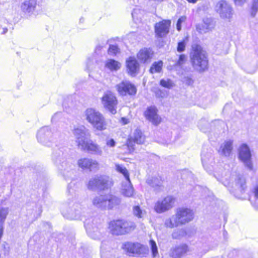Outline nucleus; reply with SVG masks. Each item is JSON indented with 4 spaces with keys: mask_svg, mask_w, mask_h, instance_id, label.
Masks as SVG:
<instances>
[{
    "mask_svg": "<svg viewBox=\"0 0 258 258\" xmlns=\"http://www.w3.org/2000/svg\"><path fill=\"white\" fill-rule=\"evenodd\" d=\"M105 141L106 146L110 148H114L116 144V142L114 141V139L112 138H107L105 140Z\"/></svg>",
    "mask_w": 258,
    "mask_h": 258,
    "instance_id": "nucleus-52",
    "label": "nucleus"
},
{
    "mask_svg": "<svg viewBox=\"0 0 258 258\" xmlns=\"http://www.w3.org/2000/svg\"><path fill=\"white\" fill-rule=\"evenodd\" d=\"M121 120H122L123 124H127L128 122V119L124 117H122L121 118Z\"/></svg>",
    "mask_w": 258,
    "mask_h": 258,
    "instance_id": "nucleus-61",
    "label": "nucleus"
},
{
    "mask_svg": "<svg viewBox=\"0 0 258 258\" xmlns=\"http://www.w3.org/2000/svg\"><path fill=\"white\" fill-rule=\"evenodd\" d=\"M175 201V199L173 197L168 196L156 202L154 206V210L157 213H163L171 209L174 206Z\"/></svg>",
    "mask_w": 258,
    "mask_h": 258,
    "instance_id": "nucleus-11",
    "label": "nucleus"
},
{
    "mask_svg": "<svg viewBox=\"0 0 258 258\" xmlns=\"http://www.w3.org/2000/svg\"><path fill=\"white\" fill-rule=\"evenodd\" d=\"M186 174L187 175L188 180H189L190 179L192 178V174L191 173L187 172Z\"/></svg>",
    "mask_w": 258,
    "mask_h": 258,
    "instance_id": "nucleus-60",
    "label": "nucleus"
},
{
    "mask_svg": "<svg viewBox=\"0 0 258 258\" xmlns=\"http://www.w3.org/2000/svg\"><path fill=\"white\" fill-rule=\"evenodd\" d=\"M153 56L152 49L147 48L141 49L137 54V57L142 63H149Z\"/></svg>",
    "mask_w": 258,
    "mask_h": 258,
    "instance_id": "nucleus-25",
    "label": "nucleus"
},
{
    "mask_svg": "<svg viewBox=\"0 0 258 258\" xmlns=\"http://www.w3.org/2000/svg\"><path fill=\"white\" fill-rule=\"evenodd\" d=\"M66 155L59 149L53 155V160L57 166L59 173L66 180L72 177L75 173V166L72 162L66 160Z\"/></svg>",
    "mask_w": 258,
    "mask_h": 258,
    "instance_id": "nucleus-1",
    "label": "nucleus"
},
{
    "mask_svg": "<svg viewBox=\"0 0 258 258\" xmlns=\"http://www.w3.org/2000/svg\"><path fill=\"white\" fill-rule=\"evenodd\" d=\"M171 22L169 20H163L157 23L155 25L156 35L159 37L165 36L169 32V28Z\"/></svg>",
    "mask_w": 258,
    "mask_h": 258,
    "instance_id": "nucleus-20",
    "label": "nucleus"
},
{
    "mask_svg": "<svg viewBox=\"0 0 258 258\" xmlns=\"http://www.w3.org/2000/svg\"><path fill=\"white\" fill-rule=\"evenodd\" d=\"M9 213L8 207L2 205L0 207V224H4L5 221Z\"/></svg>",
    "mask_w": 258,
    "mask_h": 258,
    "instance_id": "nucleus-41",
    "label": "nucleus"
},
{
    "mask_svg": "<svg viewBox=\"0 0 258 258\" xmlns=\"http://www.w3.org/2000/svg\"><path fill=\"white\" fill-rule=\"evenodd\" d=\"M133 214L139 218H142L145 215V211L141 209L139 206H135L133 208Z\"/></svg>",
    "mask_w": 258,
    "mask_h": 258,
    "instance_id": "nucleus-43",
    "label": "nucleus"
},
{
    "mask_svg": "<svg viewBox=\"0 0 258 258\" xmlns=\"http://www.w3.org/2000/svg\"><path fill=\"white\" fill-rule=\"evenodd\" d=\"M187 41V38L184 39L182 41L178 43L177 50L179 52H181L184 51L185 47Z\"/></svg>",
    "mask_w": 258,
    "mask_h": 258,
    "instance_id": "nucleus-49",
    "label": "nucleus"
},
{
    "mask_svg": "<svg viewBox=\"0 0 258 258\" xmlns=\"http://www.w3.org/2000/svg\"><path fill=\"white\" fill-rule=\"evenodd\" d=\"M234 1L235 5H237V6H241L245 2V0H234Z\"/></svg>",
    "mask_w": 258,
    "mask_h": 258,
    "instance_id": "nucleus-54",
    "label": "nucleus"
},
{
    "mask_svg": "<svg viewBox=\"0 0 258 258\" xmlns=\"http://www.w3.org/2000/svg\"><path fill=\"white\" fill-rule=\"evenodd\" d=\"M188 3L192 4H196L199 0H186Z\"/></svg>",
    "mask_w": 258,
    "mask_h": 258,
    "instance_id": "nucleus-59",
    "label": "nucleus"
},
{
    "mask_svg": "<svg viewBox=\"0 0 258 258\" xmlns=\"http://www.w3.org/2000/svg\"><path fill=\"white\" fill-rule=\"evenodd\" d=\"M7 0H0V5H4Z\"/></svg>",
    "mask_w": 258,
    "mask_h": 258,
    "instance_id": "nucleus-63",
    "label": "nucleus"
},
{
    "mask_svg": "<svg viewBox=\"0 0 258 258\" xmlns=\"http://www.w3.org/2000/svg\"><path fill=\"white\" fill-rule=\"evenodd\" d=\"M193 218L194 213L192 210L187 208H179L175 215L166 220L165 224L167 227L173 228L185 224Z\"/></svg>",
    "mask_w": 258,
    "mask_h": 258,
    "instance_id": "nucleus-3",
    "label": "nucleus"
},
{
    "mask_svg": "<svg viewBox=\"0 0 258 258\" xmlns=\"http://www.w3.org/2000/svg\"><path fill=\"white\" fill-rule=\"evenodd\" d=\"M105 68L111 72H115L120 69L121 63L114 59H108L105 61Z\"/></svg>",
    "mask_w": 258,
    "mask_h": 258,
    "instance_id": "nucleus-32",
    "label": "nucleus"
},
{
    "mask_svg": "<svg viewBox=\"0 0 258 258\" xmlns=\"http://www.w3.org/2000/svg\"><path fill=\"white\" fill-rule=\"evenodd\" d=\"M81 150L86 151L91 154L96 156H101L103 154V151L101 147L91 139L89 140Z\"/></svg>",
    "mask_w": 258,
    "mask_h": 258,
    "instance_id": "nucleus-18",
    "label": "nucleus"
},
{
    "mask_svg": "<svg viewBox=\"0 0 258 258\" xmlns=\"http://www.w3.org/2000/svg\"><path fill=\"white\" fill-rule=\"evenodd\" d=\"M78 166L83 170H89L90 171H96L99 169L98 161L89 158H82L78 160Z\"/></svg>",
    "mask_w": 258,
    "mask_h": 258,
    "instance_id": "nucleus-16",
    "label": "nucleus"
},
{
    "mask_svg": "<svg viewBox=\"0 0 258 258\" xmlns=\"http://www.w3.org/2000/svg\"><path fill=\"white\" fill-rule=\"evenodd\" d=\"M115 169L117 172L123 175L125 180L130 179V174L128 171L124 166L118 164H115Z\"/></svg>",
    "mask_w": 258,
    "mask_h": 258,
    "instance_id": "nucleus-39",
    "label": "nucleus"
},
{
    "mask_svg": "<svg viewBox=\"0 0 258 258\" xmlns=\"http://www.w3.org/2000/svg\"><path fill=\"white\" fill-rule=\"evenodd\" d=\"M144 11L142 10L139 7L135 8L132 13V17L134 20L138 21L140 20L143 15Z\"/></svg>",
    "mask_w": 258,
    "mask_h": 258,
    "instance_id": "nucleus-42",
    "label": "nucleus"
},
{
    "mask_svg": "<svg viewBox=\"0 0 258 258\" xmlns=\"http://www.w3.org/2000/svg\"><path fill=\"white\" fill-rule=\"evenodd\" d=\"M201 156L203 165L206 170H208V164L212 162V156L211 154H205L203 152L202 153Z\"/></svg>",
    "mask_w": 258,
    "mask_h": 258,
    "instance_id": "nucleus-37",
    "label": "nucleus"
},
{
    "mask_svg": "<svg viewBox=\"0 0 258 258\" xmlns=\"http://www.w3.org/2000/svg\"><path fill=\"white\" fill-rule=\"evenodd\" d=\"M258 10V0H252L251 6V15L254 16Z\"/></svg>",
    "mask_w": 258,
    "mask_h": 258,
    "instance_id": "nucleus-51",
    "label": "nucleus"
},
{
    "mask_svg": "<svg viewBox=\"0 0 258 258\" xmlns=\"http://www.w3.org/2000/svg\"><path fill=\"white\" fill-rule=\"evenodd\" d=\"M122 194L126 197H132L134 194V189L132 185L130 179L125 180L122 182L121 187Z\"/></svg>",
    "mask_w": 258,
    "mask_h": 258,
    "instance_id": "nucleus-29",
    "label": "nucleus"
},
{
    "mask_svg": "<svg viewBox=\"0 0 258 258\" xmlns=\"http://www.w3.org/2000/svg\"><path fill=\"white\" fill-rule=\"evenodd\" d=\"M252 196L249 198L252 206L256 209H258V185L254 186L252 190Z\"/></svg>",
    "mask_w": 258,
    "mask_h": 258,
    "instance_id": "nucleus-35",
    "label": "nucleus"
},
{
    "mask_svg": "<svg viewBox=\"0 0 258 258\" xmlns=\"http://www.w3.org/2000/svg\"><path fill=\"white\" fill-rule=\"evenodd\" d=\"M145 140V136L142 132L137 129L135 131L132 136L128 139L126 146L128 149V153H132L134 151V143L142 144Z\"/></svg>",
    "mask_w": 258,
    "mask_h": 258,
    "instance_id": "nucleus-15",
    "label": "nucleus"
},
{
    "mask_svg": "<svg viewBox=\"0 0 258 258\" xmlns=\"http://www.w3.org/2000/svg\"><path fill=\"white\" fill-rule=\"evenodd\" d=\"M215 27V24L212 19L210 18L204 19L202 24L197 26V30L202 34L206 33L212 31Z\"/></svg>",
    "mask_w": 258,
    "mask_h": 258,
    "instance_id": "nucleus-23",
    "label": "nucleus"
},
{
    "mask_svg": "<svg viewBox=\"0 0 258 258\" xmlns=\"http://www.w3.org/2000/svg\"><path fill=\"white\" fill-rule=\"evenodd\" d=\"M191 61L193 67L199 71H204L208 68V61L205 54L199 46L192 47Z\"/></svg>",
    "mask_w": 258,
    "mask_h": 258,
    "instance_id": "nucleus-5",
    "label": "nucleus"
},
{
    "mask_svg": "<svg viewBox=\"0 0 258 258\" xmlns=\"http://www.w3.org/2000/svg\"><path fill=\"white\" fill-rule=\"evenodd\" d=\"M119 50L116 45H110L108 49V54L110 55L114 56L119 52Z\"/></svg>",
    "mask_w": 258,
    "mask_h": 258,
    "instance_id": "nucleus-47",
    "label": "nucleus"
},
{
    "mask_svg": "<svg viewBox=\"0 0 258 258\" xmlns=\"http://www.w3.org/2000/svg\"><path fill=\"white\" fill-rule=\"evenodd\" d=\"M37 139L40 143L46 146H50L53 140L52 134L48 126L41 128L37 133Z\"/></svg>",
    "mask_w": 258,
    "mask_h": 258,
    "instance_id": "nucleus-13",
    "label": "nucleus"
},
{
    "mask_svg": "<svg viewBox=\"0 0 258 258\" xmlns=\"http://www.w3.org/2000/svg\"><path fill=\"white\" fill-rule=\"evenodd\" d=\"M215 10L221 19L228 22L231 21L234 11L232 7L226 1H219L215 6Z\"/></svg>",
    "mask_w": 258,
    "mask_h": 258,
    "instance_id": "nucleus-8",
    "label": "nucleus"
},
{
    "mask_svg": "<svg viewBox=\"0 0 258 258\" xmlns=\"http://www.w3.org/2000/svg\"><path fill=\"white\" fill-rule=\"evenodd\" d=\"M94 66V58L93 56L88 57L86 61L85 70L90 72Z\"/></svg>",
    "mask_w": 258,
    "mask_h": 258,
    "instance_id": "nucleus-44",
    "label": "nucleus"
},
{
    "mask_svg": "<svg viewBox=\"0 0 258 258\" xmlns=\"http://www.w3.org/2000/svg\"><path fill=\"white\" fill-rule=\"evenodd\" d=\"M186 60V56L184 54H181L179 56L178 59L174 64L175 67H181L183 65Z\"/></svg>",
    "mask_w": 258,
    "mask_h": 258,
    "instance_id": "nucleus-50",
    "label": "nucleus"
},
{
    "mask_svg": "<svg viewBox=\"0 0 258 258\" xmlns=\"http://www.w3.org/2000/svg\"><path fill=\"white\" fill-rule=\"evenodd\" d=\"M103 106L110 113L114 114L116 113L117 100L114 94L111 91L105 92L101 98Z\"/></svg>",
    "mask_w": 258,
    "mask_h": 258,
    "instance_id": "nucleus-10",
    "label": "nucleus"
},
{
    "mask_svg": "<svg viewBox=\"0 0 258 258\" xmlns=\"http://www.w3.org/2000/svg\"><path fill=\"white\" fill-rule=\"evenodd\" d=\"M1 21H3L5 24H6L7 25L8 24L9 22H8V21L7 20L3 19Z\"/></svg>",
    "mask_w": 258,
    "mask_h": 258,
    "instance_id": "nucleus-64",
    "label": "nucleus"
},
{
    "mask_svg": "<svg viewBox=\"0 0 258 258\" xmlns=\"http://www.w3.org/2000/svg\"><path fill=\"white\" fill-rule=\"evenodd\" d=\"M82 212V208L80 204H75L68 213L63 212L64 217L71 219H77L80 218Z\"/></svg>",
    "mask_w": 258,
    "mask_h": 258,
    "instance_id": "nucleus-24",
    "label": "nucleus"
},
{
    "mask_svg": "<svg viewBox=\"0 0 258 258\" xmlns=\"http://www.w3.org/2000/svg\"><path fill=\"white\" fill-rule=\"evenodd\" d=\"M86 186L89 190L95 191L98 189V185L96 175L91 177L86 183Z\"/></svg>",
    "mask_w": 258,
    "mask_h": 258,
    "instance_id": "nucleus-38",
    "label": "nucleus"
},
{
    "mask_svg": "<svg viewBox=\"0 0 258 258\" xmlns=\"http://www.w3.org/2000/svg\"><path fill=\"white\" fill-rule=\"evenodd\" d=\"M80 182L76 179L72 180L68 186V192L71 196H76V192L80 187Z\"/></svg>",
    "mask_w": 258,
    "mask_h": 258,
    "instance_id": "nucleus-33",
    "label": "nucleus"
},
{
    "mask_svg": "<svg viewBox=\"0 0 258 258\" xmlns=\"http://www.w3.org/2000/svg\"><path fill=\"white\" fill-rule=\"evenodd\" d=\"M147 183L150 186L154 187L156 189L157 187H158L161 189V180L156 177H149L146 180Z\"/></svg>",
    "mask_w": 258,
    "mask_h": 258,
    "instance_id": "nucleus-36",
    "label": "nucleus"
},
{
    "mask_svg": "<svg viewBox=\"0 0 258 258\" xmlns=\"http://www.w3.org/2000/svg\"><path fill=\"white\" fill-rule=\"evenodd\" d=\"M122 247L129 255L143 254L147 250L145 246L138 242H126L122 245Z\"/></svg>",
    "mask_w": 258,
    "mask_h": 258,
    "instance_id": "nucleus-12",
    "label": "nucleus"
},
{
    "mask_svg": "<svg viewBox=\"0 0 258 258\" xmlns=\"http://www.w3.org/2000/svg\"><path fill=\"white\" fill-rule=\"evenodd\" d=\"M85 119L96 130L102 131L106 130L107 122L104 115L98 110L93 108H87L84 112Z\"/></svg>",
    "mask_w": 258,
    "mask_h": 258,
    "instance_id": "nucleus-2",
    "label": "nucleus"
},
{
    "mask_svg": "<svg viewBox=\"0 0 258 258\" xmlns=\"http://www.w3.org/2000/svg\"><path fill=\"white\" fill-rule=\"evenodd\" d=\"M128 73L132 76H135L139 69V64L134 57H130L126 60Z\"/></svg>",
    "mask_w": 258,
    "mask_h": 258,
    "instance_id": "nucleus-27",
    "label": "nucleus"
},
{
    "mask_svg": "<svg viewBox=\"0 0 258 258\" xmlns=\"http://www.w3.org/2000/svg\"><path fill=\"white\" fill-rule=\"evenodd\" d=\"M239 159L249 170L253 168L251 160V153L249 146L245 143L240 145L238 149Z\"/></svg>",
    "mask_w": 258,
    "mask_h": 258,
    "instance_id": "nucleus-9",
    "label": "nucleus"
},
{
    "mask_svg": "<svg viewBox=\"0 0 258 258\" xmlns=\"http://www.w3.org/2000/svg\"><path fill=\"white\" fill-rule=\"evenodd\" d=\"M107 207L106 209H111L118 206L120 203V199L113 195H107Z\"/></svg>",
    "mask_w": 258,
    "mask_h": 258,
    "instance_id": "nucleus-34",
    "label": "nucleus"
},
{
    "mask_svg": "<svg viewBox=\"0 0 258 258\" xmlns=\"http://www.w3.org/2000/svg\"><path fill=\"white\" fill-rule=\"evenodd\" d=\"M73 134L76 139V142L79 149H81L85 144L90 139V132L84 125L75 128Z\"/></svg>",
    "mask_w": 258,
    "mask_h": 258,
    "instance_id": "nucleus-7",
    "label": "nucleus"
},
{
    "mask_svg": "<svg viewBox=\"0 0 258 258\" xmlns=\"http://www.w3.org/2000/svg\"><path fill=\"white\" fill-rule=\"evenodd\" d=\"M163 67V62L161 60L154 62L151 66L150 72L151 74L160 73Z\"/></svg>",
    "mask_w": 258,
    "mask_h": 258,
    "instance_id": "nucleus-40",
    "label": "nucleus"
},
{
    "mask_svg": "<svg viewBox=\"0 0 258 258\" xmlns=\"http://www.w3.org/2000/svg\"><path fill=\"white\" fill-rule=\"evenodd\" d=\"M157 111L155 106H151L148 107L144 112L146 118L155 125L158 124L161 120Z\"/></svg>",
    "mask_w": 258,
    "mask_h": 258,
    "instance_id": "nucleus-19",
    "label": "nucleus"
},
{
    "mask_svg": "<svg viewBox=\"0 0 258 258\" xmlns=\"http://www.w3.org/2000/svg\"><path fill=\"white\" fill-rule=\"evenodd\" d=\"M202 189L201 187L199 186V185H196L194 187V190L192 191V192H193V194L195 195V191H200Z\"/></svg>",
    "mask_w": 258,
    "mask_h": 258,
    "instance_id": "nucleus-56",
    "label": "nucleus"
},
{
    "mask_svg": "<svg viewBox=\"0 0 258 258\" xmlns=\"http://www.w3.org/2000/svg\"><path fill=\"white\" fill-rule=\"evenodd\" d=\"M222 183L225 186H230V183L228 181H223Z\"/></svg>",
    "mask_w": 258,
    "mask_h": 258,
    "instance_id": "nucleus-62",
    "label": "nucleus"
},
{
    "mask_svg": "<svg viewBox=\"0 0 258 258\" xmlns=\"http://www.w3.org/2000/svg\"><path fill=\"white\" fill-rule=\"evenodd\" d=\"M100 249L101 258H115L114 250L111 249L105 242L102 243Z\"/></svg>",
    "mask_w": 258,
    "mask_h": 258,
    "instance_id": "nucleus-30",
    "label": "nucleus"
},
{
    "mask_svg": "<svg viewBox=\"0 0 258 258\" xmlns=\"http://www.w3.org/2000/svg\"><path fill=\"white\" fill-rule=\"evenodd\" d=\"M199 127L203 132H207V128L209 127V124L207 121L205 119H202L199 122Z\"/></svg>",
    "mask_w": 258,
    "mask_h": 258,
    "instance_id": "nucleus-48",
    "label": "nucleus"
},
{
    "mask_svg": "<svg viewBox=\"0 0 258 258\" xmlns=\"http://www.w3.org/2000/svg\"><path fill=\"white\" fill-rule=\"evenodd\" d=\"M136 228L134 222L124 219L113 220L109 223V229L113 235H123L128 233Z\"/></svg>",
    "mask_w": 258,
    "mask_h": 258,
    "instance_id": "nucleus-4",
    "label": "nucleus"
},
{
    "mask_svg": "<svg viewBox=\"0 0 258 258\" xmlns=\"http://www.w3.org/2000/svg\"><path fill=\"white\" fill-rule=\"evenodd\" d=\"M85 226L87 233L90 237L94 239L100 238L101 234L98 227L86 223H85Z\"/></svg>",
    "mask_w": 258,
    "mask_h": 258,
    "instance_id": "nucleus-31",
    "label": "nucleus"
},
{
    "mask_svg": "<svg viewBox=\"0 0 258 258\" xmlns=\"http://www.w3.org/2000/svg\"><path fill=\"white\" fill-rule=\"evenodd\" d=\"M233 141L232 140L225 141L220 146L219 153L222 156L229 157L233 149Z\"/></svg>",
    "mask_w": 258,
    "mask_h": 258,
    "instance_id": "nucleus-26",
    "label": "nucleus"
},
{
    "mask_svg": "<svg viewBox=\"0 0 258 258\" xmlns=\"http://www.w3.org/2000/svg\"><path fill=\"white\" fill-rule=\"evenodd\" d=\"M97 180L98 190H104L107 189L113 185L112 179L105 175H96Z\"/></svg>",
    "mask_w": 258,
    "mask_h": 258,
    "instance_id": "nucleus-22",
    "label": "nucleus"
},
{
    "mask_svg": "<svg viewBox=\"0 0 258 258\" xmlns=\"http://www.w3.org/2000/svg\"><path fill=\"white\" fill-rule=\"evenodd\" d=\"M60 115V113H55L52 117V121H54L55 118Z\"/></svg>",
    "mask_w": 258,
    "mask_h": 258,
    "instance_id": "nucleus-58",
    "label": "nucleus"
},
{
    "mask_svg": "<svg viewBox=\"0 0 258 258\" xmlns=\"http://www.w3.org/2000/svg\"><path fill=\"white\" fill-rule=\"evenodd\" d=\"M189 250L185 244H181L172 247L170 251V255L173 258H180Z\"/></svg>",
    "mask_w": 258,
    "mask_h": 258,
    "instance_id": "nucleus-21",
    "label": "nucleus"
},
{
    "mask_svg": "<svg viewBox=\"0 0 258 258\" xmlns=\"http://www.w3.org/2000/svg\"><path fill=\"white\" fill-rule=\"evenodd\" d=\"M107 195H98L95 196L92 200L93 205L101 209H106L107 207Z\"/></svg>",
    "mask_w": 258,
    "mask_h": 258,
    "instance_id": "nucleus-28",
    "label": "nucleus"
},
{
    "mask_svg": "<svg viewBox=\"0 0 258 258\" xmlns=\"http://www.w3.org/2000/svg\"><path fill=\"white\" fill-rule=\"evenodd\" d=\"M4 231V224H0V239L1 238Z\"/></svg>",
    "mask_w": 258,
    "mask_h": 258,
    "instance_id": "nucleus-57",
    "label": "nucleus"
},
{
    "mask_svg": "<svg viewBox=\"0 0 258 258\" xmlns=\"http://www.w3.org/2000/svg\"><path fill=\"white\" fill-rule=\"evenodd\" d=\"M38 6L36 0H25L21 4L20 9L25 15L31 16L34 14Z\"/></svg>",
    "mask_w": 258,
    "mask_h": 258,
    "instance_id": "nucleus-17",
    "label": "nucleus"
},
{
    "mask_svg": "<svg viewBox=\"0 0 258 258\" xmlns=\"http://www.w3.org/2000/svg\"><path fill=\"white\" fill-rule=\"evenodd\" d=\"M1 27L2 29V31L1 32L2 34H5L8 32V28L7 26H3L2 24H1Z\"/></svg>",
    "mask_w": 258,
    "mask_h": 258,
    "instance_id": "nucleus-55",
    "label": "nucleus"
},
{
    "mask_svg": "<svg viewBox=\"0 0 258 258\" xmlns=\"http://www.w3.org/2000/svg\"><path fill=\"white\" fill-rule=\"evenodd\" d=\"M116 89L121 96L134 95L137 92V89L135 85L126 80L122 81L116 85Z\"/></svg>",
    "mask_w": 258,
    "mask_h": 258,
    "instance_id": "nucleus-14",
    "label": "nucleus"
},
{
    "mask_svg": "<svg viewBox=\"0 0 258 258\" xmlns=\"http://www.w3.org/2000/svg\"><path fill=\"white\" fill-rule=\"evenodd\" d=\"M186 19L185 16H182L179 18L176 24V29L178 31H180L181 29V24L185 22Z\"/></svg>",
    "mask_w": 258,
    "mask_h": 258,
    "instance_id": "nucleus-53",
    "label": "nucleus"
},
{
    "mask_svg": "<svg viewBox=\"0 0 258 258\" xmlns=\"http://www.w3.org/2000/svg\"><path fill=\"white\" fill-rule=\"evenodd\" d=\"M160 85L166 88H171L173 87L174 84L170 79H162L160 82Z\"/></svg>",
    "mask_w": 258,
    "mask_h": 258,
    "instance_id": "nucleus-46",
    "label": "nucleus"
},
{
    "mask_svg": "<svg viewBox=\"0 0 258 258\" xmlns=\"http://www.w3.org/2000/svg\"><path fill=\"white\" fill-rule=\"evenodd\" d=\"M247 188L246 179L241 174H238L234 178V183L232 184L229 191L238 199H242V195L245 192Z\"/></svg>",
    "mask_w": 258,
    "mask_h": 258,
    "instance_id": "nucleus-6",
    "label": "nucleus"
},
{
    "mask_svg": "<svg viewBox=\"0 0 258 258\" xmlns=\"http://www.w3.org/2000/svg\"><path fill=\"white\" fill-rule=\"evenodd\" d=\"M150 245L151 247L152 255L156 257L158 255V248L155 241L152 239L150 240Z\"/></svg>",
    "mask_w": 258,
    "mask_h": 258,
    "instance_id": "nucleus-45",
    "label": "nucleus"
}]
</instances>
